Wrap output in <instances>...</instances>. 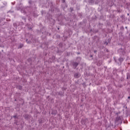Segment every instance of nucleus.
<instances>
[{"instance_id":"1","label":"nucleus","mask_w":130,"mask_h":130,"mask_svg":"<svg viewBox=\"0 0 130 130\" xmlns=\"http://www.w3.org/2000/svg\"><path fill=\"white\" fill-rule=\"evenodd\" d=\"M80 77H81V75L78 73H76L74 75V77L76 78V79H78V78H80Z\"/></svg>"},{"instance_id":"2","label":"nucleus","mask_w":130,"mask_h":130,"mask_svg":"<svg viewBox=\"0 0 130 130\" xmlns=\"http://www.w3.org/2000/svg\"><path fill=\"white\" fill-rule=\"evenodd\" d=\"M105 44H106V45H107V44H108V43L105 42Z\"/></svg>"},{"instance_id":"3","label":"nucleus","mask_w":130,"mask_h":130,"mask_svg":"<svg viewBox=\"0 0 130 130\" xmlns=\"http://www.w3.org/2000/svg\"><path fill=\"white\" fill-rule=\"evenodd\" d=\"M21 47H23V45H21L20 48H21Z\"/></svg>"},{"instance_id":"4","label":"nucleus","mask_w":130,"mask_h":130,"mask_svg":"<svg viewBox=\"0 0 130 130\" xmlns=\"http://www.w3.org/2000/svg\"><path fill=\"white\" fill-rule=\"evenodd\" d=\"M96 52H97V51L95 50L94 51V53H96Z\"/></svg>"},{"instance_id":"5","label":"nucleus","mask_w":130,"mask_h":130,"mask_svg":"<svg viewBox=\"0 0 130 130\" xmlns=\"http://www.w3.org/2000/svg\"><path fill=\"white\" fill-rule=\"evenodd\" d=\"M75 66H78V63H75Z\"/></svg>"},{"instance_id":"6","label":"nucleus","mask_w":130,"mask_h":130,"mask_svg":"<svg viewBox=\"0 0 130 130\" xmlns=\"http://www.w3.org/2000/svg\"><path fill=\"white\" fill-rule=\"evenodd\" d=\"M129 98H130V96H128V99H129Z\"/></svg>"},{"instance_id":"7","label":"nucleus","mask_w":130,"mask_h":130,"mask_svg":"<svg viewBox=\"0 0 130 130\" xmlns=\"http://www.w3.org/2000/svg\"><path fill=\"white\" fill-rule=\"evenodd\" d=\"M121 59H122L121 58H119V60H120Z\"/></svg>"},{"instance_id":"8","label":"nucleus","mask_w":130,"mask_h":130,"mask_svg":"<svg viewBox=\"0 0 130 130\" xmlns=\"http://www.w3.org/2000/svg\"><path fill=\"white\" fill-rule=\"evenodd\" d=\"M14 117L15 118V117H16V116H14Z\"/></svg>"},{"instance_id":"9","label":"nucleus","mask_w":130,"mask_h":130,"mask_svg":"<svg viewBox=\"0 0 130 130\" xmlns=\"http://www.w3.org/2000/svg\"><path fill=\"white\" fill-rule=\"evenodd\" d=\"M59 29V28H58V30Z\"/></svg>"}]
</instances>
